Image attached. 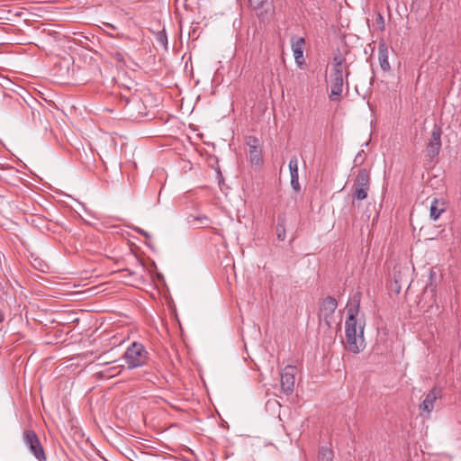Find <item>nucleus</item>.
<instances>
[{
	"mask_svg": "<svg viewBox=\"0 0 461 461\" xmlns=\"http://www.w3.org/2000/svg\"><path fill=\"white\" fill-rule=\"evenodd\" d=\"M360 297L359 293L353 296L355 304L348 309V318L345 321L346 348L354 354L359 353L366 347L365 322L357 318L359 313Z\"/></svg>",
	"mask_w": 461,
	"mask_h": 461,
	"instance_id": "nucleus-1",
	"label": "nucleus"
},
{
	"mask_svg": "<svg viewBox=\"0 0 461 461\" xmlns=\"http://www.w3.org/2000/svg\"><path fill=\"white\" fill-rule=\"evenodd\" d=\"M148 352L140 343L133 342L116 362H123L129 369H134L146 364Z\"/></svg>",
	"mask_w": 461,
	"mask_h": 461,
	"instance_id": "nucleus-2",
	"label": "nucleus"
},
{
	"mask_svg": "<svg viewBox=\"0 0 461 461\" xmlns=\"http://www.w3.org/2000/svg\"><path fill=\"white\" fill-rule=\"evenodd\" d=\"M23 438L24 444L29 447L31 453L35 456V458L39 461H45L46 455L35 431L26 429L23 431Z\"/></svg>",
	"mask_w": 461,
	"mask_h": 461,
	"instance_id": "nucleus-3",
	"label": "nucleus"
},
{
	"mask_svg": "<svg viewBox=\"0 0 461 461\" xmlns=\"http://www.w3.org/2000/svg\"><path fill=\"white\" fill-rule=\"evenodd\" d=\"M370 187V175L366 168L358 171L354 183V198L364 200L367 197Z\"/></svg>",
	"mask_w": 461,
	"mask_h": 461,
	"instance_id": "nucleus-4",
	"label": "nucleus"
},
{
	"mask_svg": "<svg viewBox=\"0 0 461 461\" xmlns=\"http://www.w3.org/2000/svg\"><path fill=\"white\" fill-rule=\"evenodd\" d=\"M338 307L335 298L327 296L323 299L320 305L319 317L327 326L330 327L332 323L333 314Z\"/></svg>",
	"mask_w": 461,
	"mask_h": 461,
	"instance_id": "nucleus-5",
	"label": "nucleus"
},
{
	"mask_svg": "<svg viewBox=\"0 0 461 461\" xmlns=\"http://www.w3.org/2000/svg\"><path fill=\"white\" fill-rule=\"evenodd\" d=\"M441 135H442V130L441 128L435 124L431 135L429 139V142L427 144V156L433 160L440 152L441 149Z\"/></svg>",
	"mask_w": 461,
	"mask_h": 461,
	"instance_id": "nucleus-6",
	"label": "nucleus"
},
{
	"mask_svg": "<svg viewBox=\"0 0 461 461\" xmlns=\"http://www.w3.org/2000/svg\"><path fill=\"white\" fill-rule=\"evenodd\" d=\"M344 71L335 69L330 76V95L331 101H339L343 91L344 85Z\"/></svg>",
	"mask_w": 461,
	"mask_h": 461,
	"instance_id": "nucleus-7",
	"label": "nucleus"
},
{
	"mask_svg": "<svg viewBox=\"0 0 461 461\" xmlns=\"http://www.w3.org/2000/svg\"><path fill=\"white\" fill-rule=\"evenodd\" d=\"M441 396V390L438 387H434L425 396L422 402L420 404L419 409L420 415L429 418L431 411L434 409V404L438 398Z\"/></svg>",
	"mask_w": 461,
	"mask_h": 461,
	"instance_id": "nucleus-8",
	"label": "nucleus"
},
{
	"mask_svg": "<svg viewBox=\"0 0 461 461\" xmlns=\"http://www.w3.org/2000/svg\"><path fill=\"white\" fill-rule=\"evenodd\" d=\"M295 367L287 366L281 373V389L286 394L293 393L295 384Z\"/></svg>",
	"mask_w": 461,
	"mask_h": 461,
	"instance_id": "nucleus-9",
	"label": "nucleus"
},
{
	"mask_svg": "<svg viewBox=\"0 0 461 461\" xmlns=\"http://www.w3.org/2000/svg\"><path fill=\"white\" fill-rule=\"evenodd\" d=\"M447 209V205L444 199L433 198L429 206V217L433 221L439 218Z\"/></svg>",
	"mask_w": 461,
	"mask_h": 461,
	"instance_id": "nucleus-10",
	"label": "nucleus"
},
{
	"mask_svg": "<svg viewBox=\"0 0 461 461\" xmlns=\"http://www.w3.org/2000/svg\"><path fill=\"white\" fill-rule=\"evenodd\" d=\"M304 39L294 37L292 39V50L294 52V59L297 64H302L303 60V45Z\"/></svg>",
	"mask_w": 461,
	"mask_h": 461,
	"instance_id": "nucleus-11",
	"label": "nucleus"
},
{
	"mask_svg": "<svg viewBox=\"0 0 461 461\" xmlns=\"http://www.w3.org/2000/svg\"><path fill=\"white\" fill-rule=\"evenodd\" d=\"M254 144L249 145V160L254 166H261L263 164L262 153L259 147L257 145L258 140L253 138Z\"/></svg>",
	"mask_w": 461,
	"mask_h": 461,
	"instance_id": "nucleus-12",
	"label": "nucleus"
},
{
	"mask_svg": "<svg viewBox=\"0 0 461 461\" xmlns=\"http://www.w3.org/2000/svg\"><path fill=\"white\" fill-rule=\"evenodd\" d=\"M378 61L381 68L384 71L390 70V64L388 61V47L384 42L378 44Z\"/></svg>",
	"mask_w": 461,
	"mask_h": 461,
	"instance_id": "nucleus-13",
	"label": "nucleus"
},
{
	"mask_svg": "<svg viewBox=\"0 0 461 461\" xmlns=\"http://www.w3.org/2000/svg\"><path fill=\"white\" fill-rule=\"evenodd\" d=\"M333 63L334 64H333L332 71H335V69L342 70V71L345 70L346 77H348V75H349L348 67L347 65H344L345 59L341 56V54L339 52L334 56Z\"/></svg>",
	"mask_w": 461,
	"mask_h": 461,
	"instance_id": "nucleus-14",
	"label": "nucleus"
},
{
	"mask_svg": "<svg viewBox=\"0 0 461 461\" xmlns=\"http://www.w3.org/2000/svg\"><path fill=\"white\" fill-rule=\"evenodd\" d=\"M289 170L291 177L299 176L298 174V158L296 156L291 157L289 160Z\"/></svg>",
	"mask_w": 461,
	"mask_h": 461,
	"instance_id": "nucleus-15",
	"label": "nucleus"
},
{
	"mask_svg": "<svg viewBox=\"0 0 461 461\" xmlns=\"http://www.w3.org/2000/svg\"><path fill=\"white\" fill-rule=\"evenodd\" d=\"M333 452L328 447H321L319 454V461H332Z\"/></svg>",
	"mask_w": 461,
	"mask_h": 461,
	"instance_id": "nucleus-16",
	"label": "nucleus"
},
{
	"mask_svg": "<svg viewBox=\"0 0 461 461\" xmlns=\"http://www.w3.org/2000/svg\"><path fill=\"white\" fill-rule=\"evenodd\" d=\"M156 41L158 44H160L162 47L167 49V36L166 32L160 31L156 34Z\"/></svg>",
	"mask_w": 461,
	"mask_h": 461,
	"instance_id": "nucleus-17",
	"label": "nucleus"
},
{
	"mask_svg": "<svg viewBox=\"0 0 461 461\" xmlns=\"http://www.w3.org/2000/svg\"><path fill=\"white\" fill-rule=\"evenodd\" d=\"M114 363H116V360L114 361ZM124 367H125L124 363L117 362V365L112 366L109 369L110 376H114V375L120 374L122 369H123Z\"/></svg>",
	"mask_w": 461,
	"mask_h": 461,
	"instance_id": "nucleus-18",
	"label": "nucleus"
},
{
	"mask_svg": "<svg viewBox=\"0 0 461 461\" xmlns=\"http://www.w3.org/2000/svg\"><path fill=\"white\" fill-rule=\"evenodd\" d=\"M268 0H249V6L254 9L258 10L262 8Z\"/></svg>",
	"mask_w": 461,
	"mask_h": 461,
	"instance_id": "nucleus-19",
	"label": "nucleus"
},
{
	"mask_svg": "<svg viewBox=\"0 0 461 461\" xmlns=\"http://www.w3.org/2000/svg\"><path fill=\"white\" fill-rule=\"evenodd\" d=\"M276 230H277L278 240H284L285 239V230L284 225L277 224Z\"/></svg>",
	"mask_w": 461,
	"mask_h": 461,
	"instance_id": "nucleus-20",
	"label": "nucleus"
},
{
	"mask_svg": "<svg viewBox=\"0 0 461 461\" xmlns=\"http://www.w3.org/2000/svg\"><path fill=\"white\" fill-rule=\"evenodd\" d=\"M291 185L296 192L300 191L299 176L291 177Z\"/></svg>",
	"mask_w": 461,
	"mask_h": 461,
	"instance_id": "nucleus-21",
	"label": "nucleus"
},
{
	"mask_svg": "<svg viewBox=\"0 0 461 461\" xmlns=\"http://www.w3.org/2000/svg\"><path fill=\"white\" fill-rule=\"evenodd\" d=\"M376 23L379 27L380 30H384V17L381 14H377V17H376Z\"/></svg>",
	"mask_w": 461,
	"mask_h": 461,
	"instance_id": "nucleus-22",
	"label": "nucleus"
},
{
	"mask_svg": "<svg viewBox=\"0 0 461 461\" xmlns=\"http://www.w3.org/2000/svg\"><path fill=\"white\" fill-rule=\"evenodd\" d=\"M136 231L138 233H140V235H142L143 237H145L146 239H150L151 238V236H150V234L149 232H147L146 230H142L140 228H137Z\"/></svg>",
	"mask_w": 461,
	"mask_h": 461,
	"instance_id": "nucleus-23",
	"label": "nucleus"
},
{
	"mask_svg": "<svg viewBox=\"0 0 461 461\" xmlns=\"http://www.w3.org/2000/svg\"><path fill=\"white\" fill-rule=\"evenodd\" d=\"M120 56H121V54L117 53V59H120Z\"/></svg>",
	"mask_w": 461,
	"mask_h": 461,
	"instance_id": "nucleus-24",
	"label": "nucleus"
},
{
	"mask_svg": "<svg viewBox=\"0 0 461 461\" xmlns=\"http://www.w3.org/2000/svg\"><path fill=\"white\" fill-rule=\"evenodd\" d=\"M120 56H121V54L117 53V59H120Z\"/></svg>",
	"mask_w": 461,
	"mask_h": 461,
	"instance_id": "nucleus-25",
	"label": "nucleus"
},
{
	"mask_svg": "<svg viewBox=\"0 0 461 461\" xmlns=\"http://www.w3.org/2000/svg\"><path fill=\"white\" fill-rule=\"evenodd\" d=\"M120 56H121V54L117 53V59H120Z\"/></svg>",
	"mask_w": 461,
	"mask_h": 461,
	"instance_id": "nucleus-26",
	"label": "nucleus"
}]
</instances>
